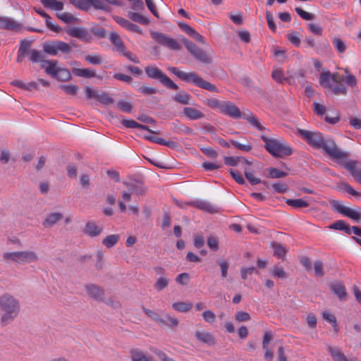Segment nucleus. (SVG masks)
<instances>
[{
	"label": "nucleus",
	"mask_w": 361,
	"mask_h": 361,
	"mask_svg": "<svg viewBox=\"0 0 361 361\" xmlns=\"http://www.w3.org/2000/svg\"><path fill=\"white\" fill-rule=\"evenodd\" d=\"M297 135L309 146L314 149H321L331 158H347L349 154L342 150L330 135L318 130H308L299 128Z\"/></svg>",
	"instance_id": "1"
},
{
	"label": "nucleus",
	"mask_w": 361,
	"mask_h": 361,
	"mask_svg": "<svg viewBox=\"0 0 361 361\" xmlns=\"http://www.w3.org/2000/svg\"><path fill=\"white\" fill-rule=\"evenodd\" d=\"M20 312V304L17 298L8 293L0 296V324L2 327L11 324Z\"/></svg>",
	"instance_id": "2"
},
{
	"label": "nucleus",
	"mask_w": 361,
	"mask_h": 361,
	"mask_svg": "<svg viewBox=\"0 0 361 361\" xmlns=\"http://www.w3.org/2000/svg\"><path fill=\"white\" fill-rule=\"evenodd\" d=\"M267 151L274 157H287L293 154V149L283 138L262 135Z\"/></svg>",
	"instance_id": "3"
},
{
	"label": "nucleus",
	"mask_w": 361,
	"mask_h": 361,
	"mask_svg": "<svg viewBox=\"0 0 361 361\" xmlns=\"http://www.w3.org/2000/svg\"><path fill=\"white\" fill-rule=\"evenodd\" d=\"M169 71L171 73L176 75L178 78L184 82L191 83L198 87L210 92H218L216 87L214 84L204 80L195 72H184L180 71L178 68L176 67L170 68Z\"/></svg>",
	"instance_id": "4"
},
{
	"label": "nucleus",
	"mask_w": 361,
	"mask_h": 361,
	"mask_svg": "<svg viewBox=\"0 0 361 361\" xmlns=\"http://www.w3.org/2000/svg\"><path fill=\"white\" fill-rule=\"evenodd\" d=\"M4 259L18 264H28L38 260L37 254L32 250L4 252Z\"/></svg>",
	"instance_id": "5"
},
{
	"label": "nucleus",
	"mask_w": 361,
	"mask_h": 361,
	"mask_svg": "<svg viewBox=\"0 0 361 361\" xmlns=\"http://www.w3.org/2000/svg\"><path fill=\"white\" fill-rule=\"evenodd\" d=\"M145 71L149 78L159 80L166 87L176 90L178 89V86L157 66H147Z\"/></svg>",
	"instance_id": "6"
},
{
	"label": "nucleus",
	"mask_w": 361,
	"mask_h": 361,
	"mask_svg": "<svg viewBox=\"0 0 361 361\" xmlns=\"http://www.w3.org/2000/svg\"><path fill=\"white\" fill-rule=\"evenodd\" d=\"M183 42L188 51L196 60L204 64H209L212 63V59L209 55L192 42L186 39H184Z\"/></svg>",
	"instance_id": "7"
},
{
	"label": "nucleus",
	"mask_w": 361,
	"mask_h": 361,
	"mask_svg": "<svg viewBox=\"0 0 361 361\" xmlns=\"http://www.w3.org/2000/svg\"><path fill=\"white\" fill-rule=\"evenodd\" d=\"M152 37L159 44L171 50L178 51L180 49L179 43L166 35L159 32H153Z\"/></svg>",
	"instance_id": "8"
},
{
	"label": "nucleus",
	"mask_w": 361,
	"mask_h": 361,
	"mask_svg": "<svg viewBox=\"0 0 361 361\" xmlns=\"http://www.w3.org/2000/svg\"><path fill=\"white\" fill-rule=\"evenodd\" d=\"M330 205L334 210L337 212L348 216L353 220L359 221L360 218V214L357 213L349 207L342 205L338 201L335 200H329Z\"/></svg>",
	"instance_id": "9"
},
{
	"label": "nucleus",
	"mask_w": 361,
	"mask_h": 361,
	"mask_svg": "<svg viewBox=\"0 0 361 361\" xmlns=\"http://www.w3.org/2000/svg\"><path fill=\"white\" fill-rule=\"evenodd\" d=\"M330 205L334 210L337 212L348 216L353 220L359 221L360 218V214L357 213L349 207L342 205L338 201L335 200H329Z\"/></svg>",
	"instance_id": "10"
},
{
	"label": "nucleus",
	"mask_w": 361,
	"mask_h": 361,
	"mask_svg": "<svg viewBox=\"0 0 361 361\" xmlns=\"http://www.w3.org/2000/svg\"><path fill=\"white\" fill-rule=\"evenodd\" d=\"M335 161L343 166L350 174L357 179L361 176V163L357 161H345V159H334Z\"/></svg>",
	"instance_id": "11"
},
{
	"label": "nucleus",
	"mask_w": 361,
	"mask_h": 361,
	"mask_svg": "<svg viewBox=\"0 0 361 361\" xmlns=\"http://www.w3.org/2000/svg\"><path fill=\"white\" fill-rule=\"evenodd\" d=\"M340 80H342V77L338 73H331L329 71H327L320 74L319 83L322 87L330 89L332 85L331 82H339Z\"/></svg>",
	"instance_id": "12"
},
{
	"label": "nucleus",
	"mask_w": 361,
	"mask_h": 361,
	"mask_svg": "<svg viewBox=\"0 0 361 361\" xmlns=\"http://www.w3.org/2000/svg\"><path fill=\"white\" fill-rule=\"evenodd\" d=\"M221 114L227 115L233 118L241 117L240 110L231 102H224Z\"/></svg>",
	"instance_id": "13"
},
{
	"label": "nucleus",
	"mask_w": 361,
	"mask_h": 361,
	"mask_svg": "<svg viewBox=\"0 0 361 361\" xmlns=\"http://www.w3.org/2000/svg\"><path fill=\"white\" fill-rule=\"evenodd\" d=\"M152 165L161 169H173L179 166L176 159H147Z\"/></svg>",
	"instance_id": "14"
},
{
	"label": "nucleus",
	"mask_w": 361,
	"mask_h": 361,
	"mask_svg": "<svg viewBox=\"0 0 361 361\" xmlns=\"http://www.w3.org/2000/svg\"><path fill=\"white\" fill-rule=\"evenodd\" d=\"M85 288L90 297L97 301L104 300V291L99 286L95 284H89L85 286Z\"/></svg>",
	"instance_id": "15"
},
{
	"label": "nucleus",
	"mask_w": 361,
	"mask_h": 361,
	"mask_svg": "<svg viewBox=\"0 0 361 361\" xmlns=\"http://www.w3.org/2000/svg\"><path fill=\"white\" fill-rule=\"evenodd\" d=\"M103 231V228L97 225L94 221H88L83 228V233L90 237H97Z\"/></svg>",
	"instance_id": "16"
},
{
	"label": "nucleus",
	"mask_w": 361,
	"mask_h": 361,
	"mask_svg": "<svg viewBox=\"0 0 361 361\" xmlns=\"http://www.w3.org/2000/svg\"><path fill=\"white\" fill-rule=\"evenodd\" d=\"M195 336L199 341L207 344L209 346H214L216 343L215 336L208 331H197L195 334Z\"/></svg>",
	"instance_id": "17"
},
{
	"label": "nucleus",
	"mask_w": 361,
	"mask_h": 361,
	"mask_svg": "<svg viewBox=\"0 0 361 361\" xmlns=\"http://www.w3.org/2000/svg\"><path fill=\"white\" fill-rule=\"evenodd\" d=\"M187 204L192 205L209 214H216L219 212V209L216 206L213 205L212 204L208 202L203 200H198L189 202L187 203Z\"/></svg>",
	"instance_id": "18"
},
{
	"label": "nucleus",
	"mask_w": 361,
	"mask_h": 361,
	"mask_svg": "<svg viewBox=\"0 0 361 361\" xmlns=\"http://www.w3.org/2000/svg\"><path fill=\"white\" fill-rule=\"evenodd\" d=\"M114 20L119 24L121 26L126 29L127 30L134 32L136 33H140L141 29L137 25L130 23L129 20L119 16H114Z\"/></svg>",
	"instance_id": "19"
},
{
	"label": "nucleus",
	"mask_w": 361,
	"mask_h": 361,
	"mask_svg": "<svg viewBox=\"0 0 361 361\" xmlns=\"http://www.w3.org/2000/svg\"><path fill=\"white\" fill-rule=\"evenodd\" d=\"M329 288L340 300H345L347 292L345 286L342 283H331L329 285Z\"/></svg>",
	"instance_id": "20"
},
{
	"label": "nucleus",
	"mask_w": 361,
	"mask_h": 361,
	"mask_svg": "<svg viewBox=\"0 0 361 361\" xmlns=\"http://www.w3.org/2000/svg\"><path fill=\"white\" fill-rule=\"evenodd\" d=\"M183 115L190 120L196 121L204 117V114L194 107H185L183 110Z\"/></svg>",
	"instance_id": "21"
},
{
	"label": "nucleus",
	"mask_w": 361,
	"mask_h": 361,
	"mask_svg": "<svg viewBox=\"0 0 361 361\" xmlns=\"http://www.w3.org/2000/svg\"><path fill=\"white\" fill-rule=\"evenodd\" d=\"M240 161H242V162L246 166L254 165L255 169L257 171H259L262 169V164L261 163L257 162L254 164L248 159H224V164L227 166H237L240 162Z\"/></svg>",
	"instance_id": "22"
},
{
	"label": "nucleus",
	"mask_w": 361,
	"mask_h": 361,
	"mask_svg": "<svg viewBox=\"0 0 361 361\" xmlns=\"http://www.w3.org/2000/svg\"><path fill=\"white\" fill-rule=\"evenodd\" d=\"M63 218V215L61 212L51 213L47 215L42 224L44 227H51Z\"/></svg>",
	"instance_id": "23"
},
{
	"label": "nucleus",
	"mask_w": 361,
	"mask_h": 361,
	"mask_svg": "<svg viewBox=\"0 0 361 361\" xmlns=\"http://www.w3.org/2000/svg\"><path fill=\"white\" fill-rule=\"evenodd\" d=\"M57 61L55 60L44 61V64L42 66L43 68H45V72L51 76L55 78L58 73V71L60 68L56 66Z\"/></svg>",
	"instance_id": "24"
},
{
	"label": "nucleus",
	"mask_w": 361,
	"mask_h": 361,
	"mask_svg": "<svg viewBox=\"0 0 361 361\" xmlns=\"http://www.w3.org/2000/svg\"><path fill=\"white\" fill-rule=\"evenodd\" d=\"M123 184L129 189L138 195H144L147 191V188L140 181H135L134 183L124 182Z\"/></svg>",
	"instance_id": "25"
},
{
	"label": "nucleus",
	"mask_w": 361,
	"mask_h": 361,
	"mask_svg": "<svg viewBox=\"0 0 361 361\" xmlns=\"http://www.w3.org/2000/svg\"><path fill=\"white\" fill-rule=\"evenodd\" d=\"M344 80L343 78L342 80H340L339 82H334L335 85H331L330 90L335 95H346L348 94V87L342 83V81Z\"/></svg>",
	"instance_id": "26"
},
{
	"label": "nucleus",
	"mask_w": 361,
	"mask_h": 361,
	"mask_svg": "<svg viewBox=\"0 0 361 361\" xmlns=\"http://www.w3.org/2000/svg\"><path fill=\"white\" fill-rule=\"evenodd\" d=\"M271 246L274 249V255L275 257L284 259L286 253L288 252V249L286 247L278 242H272Z\"/></svg>",
	"instance_id": "27"
},
{
	"label": "nucleus",
	"mask_w": 361,
	"mask_h": 361,
	"mask_svg": "<svg viewBox=\"0 0 361 361\" xmlns=\"http://www.w3.org/2000/svg\"><path fill=\"white\" fill-rule=\"evenodd\" d=\"M179 25L183 30H185L195 39L200 42L204 43V37L200 34L197 32L192 27L184 23H180Z\"/></svg>",
	"instance_id": "28"
},
{
	"label": "nucleus",
	"mask_w": 361,
	"mask_h": 361,
	"mask_svg": "<svg viewBox=\"0 0 361 361\" xmlns=\"http://www.w3.org/2000/svg\"><path fill=\"white\" fill-rule=\"evenodd\" d=\"M173 99L178 103L188 105L190 104L191 96L185 91L180 90L173 97Z\"/></svg>",
	"instance_id": "29"
},
{
	"label": "nucleus",
	"mask_w": 361,
	"mask_h": 361,
	"mask_svg": "<svg viewBox=\"0 0 361 361\" xmlns=\"http://www.w3.org/2000/svg\"><path fill=\"white\" fill-rule=\"evenodd\" d=\"M20 25L11 18H0V28L14 30L18 29Z\"/></svg>",
	"instance_id": "30"
},
{
	"label": "nucleus",
	"mask_w": 361,
	"mask_h": 361,
	"mask_svg": "<svg viewBox=\"0 0 361 361\" xmlns=\"http://www.w3.org/2000/svg\"><path fill=\"white\" fill-rule=\"evenodd\" d=\"M43 6L47 8L54 11H62L63 9V3L56 0H41Z\"/></svg>",
	"instance_id": "31"
},
{
	"label": "nucleus",
	"mask_w": 361,
	"mask_h": 361,
	"mask_svg": "<svg viewBox=\"0 0 361 361\" xmlns=\"http://www.w3.org/2000/svg\"><path fill=\"white\" fill-rule=\"evenodd\" d=\"M73 73L78 77L85 78H90L96 76L95 72L90 68H73Z\"/></svg>",
	"instance_id": "32"
},
{
	"label": "nucleus",
	"mask_w": 361,
	"mask_h": 361,
	"mask_svg": "<svg viewBox=\"0 0 361 361\" xmlns=\"http://www.w3.org/2000/svg\"><path fill=\"white\" fill-rule=\"evenodd\" d=\"M150 135H145V137L149 140H151L155 143H158V144H161L162 145H166V146H170V145H172L174 142H168L166 141V140L163 139V138H160V137H158L155 133L154 132H152L149 130V129L148 130H147Z\"/></svg>",
	"instance_id": "33"
},
{
	"label": "nucleus",
	"mask_w": 361,
	"mask_h": 361,
	"mask_svg": "<svg viewBox=\"0 0 361 361\" xmlns=\"http://www.w3.org/2000/svg\"><path fill=\"white\" fill-rule=\"evenodd\" d=\"M109 40L116 47L118 52L123 51L125 46L120 37V36L115 32H113L109 35Z\"/></svg>",
	"instance_id": "34"
},
{
	"label": "nucleus",
	"mask_w": 361,
	"mask_h": 361,
	"mask_svg": "<svg viewBox=\"0 0 361 361\" xmlns=\"http://www.w3.org/2000/svg\"><path fill=\"white\" fill-rule=\"evenodd\" d=\"M30 44L28 42L23 41L21 42L20 47L18 51L17 61H22L23 59L26 57L29 54Z\"/></svg>",
	"instance_id": "35"
},
{
	"label": "nucleus",
	"mask_w": 361,
	"mask_h": 361,
	"mask_svg": "<svg viewBox=\"0 0 361 361\" xmlns=\"http://www.w3.org/2000/svg\"><path fill=\"white\" fill-rule=\"evenodd\" d=\"M192 307L191 302H176L172 304V307L174 310L180 312H188Z\"/></svg>",
	"instance_id": "36"
},
{
	"label": "nucleus",
	"mask_w": 361,
	"mask_h": 361,
	"mask_svg": "<svg viewBox=\"0 0 361 361\" xmlns=\"http://www.w3.org/2000/svg\"><path fill=\"white\" fill-rule=\"evenodd\" d=\"M122 124L128 128H137L142 130H148L149 127L147 126L142 125L133 119H123Z\"/></svg>",
	"instance_id": "37"
},
{
	"label": "nucleus",
	"mask_w": 361,
	"mask_h": 361,
	"mask_svg": "<svg viewBox=\"0 0 361 361\" xmlns=\"http://www.w3.org/2000/svg\"><path fill=\"white\" fill-rule=\"evenodd\" d=\"M132 361H153L151 356L147 357L142 351L134 349L131 352Z\"/></svg>",
	"instance_id": "38"
},
{
	"label": "nucleus",
	"mask_w": 361,
	"mask_h": 361,
	"mask_svg": "<svg viewBox=\"0 0 361 361\" xmlns=\"http://www.w3.org/2000/svg\"><path fill=\"white\" fill-rule=\"evenodd\" d=\"M224 101H221L215 98L208 99L204 102V104L209 108L218 111L221 113Z\"/></svg>",
	"instance_id": "39"
},
{
	"label": "nucleus",
	"mask_w": 361,
	"mask_h": 361,
	"mask_svg": "<svg viewBox=\"0 0 361 361\" xmlns=\"http://www.w3.org/2000/svg\"><path fill=\"white\" fill-rule=\"evenodd\" d=\"M286 203L293 208H304L309 206V203L302 199H286Z\"/></svg>",
	"instance_id": "40"
},
{
	"label": "nucleus",
	"mask_w": 361,
	"mask_h": 361,
	"mask_svg": "<svg viewBox=\"0 0 361 361\" xmlns=\"http://www.w3.org/2000/svg\"><path fill=\"white\" fill-rule=\"evenodd\" d=\"M267 171L268 173L266 176L269 178H281L287 176L286 172L280 171L274 167L268 168Z\"/></svg>",
	"instance_id": "41"
},
{
	"label": "nucleus",
	"mask_w": 361,
	"mask_h": 361,
	"mask_svg": "<svg viewBox=\"0 0 361 361\" xmlns=\"http://www.w3.org/2000/svg\"><path fill=\"white\" fill-rule=\"evenodd\" d=\"M202 166L207 171H213L220 169L222 166V163L220 161H207L202 164Z\"/></svg>",
	"instance_id": "42"
},
{
	"label": "nucleus",
	"mask_w": 361,
	"mask_h": 361,
	"mask_svg": "<svg viewBox=\"0 0 361 361\" xmlns=\"http://www.w3.org/2000/svg\"><path fill=\"white\" fill-rule=\"evenodd\" d=\"M71 78V72L68 69L60 68L54 78L61 82H66L70 80Z\"/></svg>",
	"instance_id": "43"
},
{
	"label": "nucleus",
	"mask_w": 361,
	"mask_h": 361,
	"mask_svg": "<svg viewBox=\"0 0 361 361\" xmlns=\"http://www.w3.org/2000/svg\"><path fill=\"white\" fill-rule=\"evenodd\" d=\"M119 235L116 234H112L107 235L106 238H104L102 240V243L106 247H114L119 240Z\"/></svg>",
	"instance_id": "44"
},
{
	"label": "nucleus",
	"mask_w": 361,
	"mask_h": 361,
	"mask_svg": "<svg viewBox=\"0 0 361 361\" xmlns=\"http://www.w3.org/2000/svg\"><path fill=\"white\" fill-rule=\"evenodd\" d=\"M142 309L143 310V311L147 316H149L150 318H152L158 324H165V319L160 317L156 312L152 311L149 309L145 308L143 305L142 306Z\"/></svg>",
	"instance_id": "45"
},
{
	"label": "nucleus",
	"mask_w": 361,
	"mask_h": 361,
	"mask_svg": "<svg viewBox=\"0 0 361 361\" xmlns=\"http://www.w3.org/2000/svg\"><path fill=\"white\" fill-rule=\"evenodd\" d=\"M30 60L33 63L46 61L44 60V54L41 51L32 50L30 51Z\"/></svg>",
	"instance_id": "46"
},
{
	"label": "nucleus",
	"mask_w": 361,
	"mask_h": 361,
	"mask_svg": "<svg viewBox=\"0 0 361 361\" xmlns=\"http://www.w3.org/2000/svg\"><path fill=\"white\" fill-rule=\"evenodd\" d=\"M43 50L47 54L54 56L57 55L56 41L44 43L43 45Z\"/></svg>",
	"instance_id": "47"
},
{
	"label": "nucleus",
	"mask_w": 361,
	"mask_h": 361,
	"mask_svg": "<svg viewBox=\"0 0 361 361\" xmlns=\"http://www.w3.org/2000/svg\"><path fill=\"white\" fill-rule=\"evenodd\" d=\"M344 72L346 74L345 78H343L345 83L351 87H356L357 85L356 77L350 73L348 68H345Z\"/></svg>",
	"instance_id": "48"
},
{
	"label": "nucleus",
	"mask_w": 361,
	"mask_h": 361,
	"mask_svg": "<svg viewBox=\"0 0 361 361\" xmlns=\"http://www.w3.org/2000/svg\"><path fill=\"white\" fill-rule=\"evenodd\" d=\"M128 17L134 22L139 23L142 25H147L148 23V20L145 16H142L138 13L130 12L128 13Z\"/></svg>",
	"instance_id": "49"
},
{
	"label": "nucleus",
	"mask_w": 361,
	"mask_h": 361,
	"mask_svg": "<svg viewBox=\"0 0 361 361\" xmlns=\"http://www.w3.org/2000/svg\"><path fill=\"white\" fill-rule=\"evenodd\" d=\"M230 142L232 147L243 152H249L252 149L251 145L247 142L245 143H241L239 141L234 140H231Z\"/></svg>",
	"instance_id": "50"
},
{
	"label": "nucleus",
	"mask_w": 361,
	"mask_h": 361,
	"mask_svg": "<svg viewBox=\"0 0 361 361\" xmlns=\"http://www.w3.org/2000/svg\"><path fill=\"white\" fill-rule=\"evenodd\" d=\"M287 38L291 44L297 47H298L300 44L301 35L296 31L288 33Z\"/></svg>",
	"instance_id": "51"
},
{
	"label": "nucleus",
	"mask_w": 361,
	"mask_h": 361,
	"mask_svg": "<svg viewBox=\"0 0 361 361\" xmlns=\"http://www.w3.org/2000/svg\"><path fill=\"white\" fill-rule=\"evenodd\" d=\"M69 2L76 8L82 10L90 8V0H69Z\"/></svg>",
	"instance_id": "52"
},
{
	"label": "nucleus",
	"mask_w": 361,
	"mask_h": 361,
	"mask_svg": "<svg viewBox=\"0 0 361 361\" xmlns=\"http://www.w3.org/2000/svg\"><path fill=\"white\" fill-rule=\"evenodd\" d=\"M59 87L68 95H75L79 90L75 85H61Z\"/></svg>",
	"instance_id": "53"
},
{
	"label": "nucleus",
	"mask_w": 361,
	"mask_h": 361,
	"mask_svg": "<svg viewBox=\"0 0 361 361\" xmlns=\"http://www.w3.org/2000/svg\"><path fill=\"white\" fill-rule=\"evenodd\" d=\"M272 276L279 279H286L288 277L287 273L285 271L282 267H275L270 271Z\"/></svg>",
	"instance_id": "54"
},
{
	"label": "nucleus",
	"mask_w": 361,
	"mask_h": 361,
	"mask_svg": "<svg viewBox=\"0 0 361 361\" xmlns=\"http://www.w3.org/2000/svg\"><path fill=\"white\" fill-rule=\"evenodd\" d=\"M271 77L276 82L279 83H282L286 79L283 71L280 68L274 69L272 71Z\"/></svg>",
	"instance_id": "55"
},
{
	"label": "nucleus",
	"mask_w": 361,
	"mask_h": 361,
	"mask_svg": "<svg viewBox=\"0 0 361 361\" xmlns=\"http://www.w3.org/2000/svg\"><path fill=\"white\" fill-rule=\"evenodd\" d=\"M57 17L66 23L75 22L77 18H75L71 13L64 12L57 14Z\"/></svg>",
	"instance_id": "56"
},
{
	"label": "nucleus",
	"mask_w": 361,
	"mask_h": 361,
	"mask_svg": "<svg viewBox=\"0 0 361 361\" xmlns=\"http://www.w3.org/2000/svg\"><path fill=\"white\" fill-rule=\"evenodd\" d=\"M97 100L104 104H109L114 102V99L109 96V94L105 92L98 94Z\"/></svg>",
	"instance_id": "57"
},
{
	"label": "nucleus",
	"mask_w": 361,
	"mask_h": 361,
	"mask_svg": "<svg viewBox=\"0 0 361 361\" xmlns=\"http://www.w3.org/2000/svg\"><path fill=\"white\" fill-rule=\"evenodd\" d=\"M56 49H57V54L59 51H61L62 53L68 54L71 51V46L62 41H56Z\"/></svg>",
	"instance_id": "58"
},
{
	"label": "nucleus",
	"mask_w": 361,
	"mask_h": 361,
	"mask_svg": "<svg viewBox=\"0 0 361 361\" xmlns=\"http://www.w3.org/2000/svg\"><path fill=\"white\" fill-rule=\"evenodd\" d=\"M314 274L317 276L322 277L324 275L323 263L321 260H317L314 263Z\"/></svg>",
	"instance_id": "59"
},
{
	"label": "nucleus",
	"mask_w": 361,
	"mask_h": 361,
	"mask_svg": "<svg viewBox=\"0 0 361 361\" xmlns=\"http://www.w3.org/2000/svg\"><path fill=\"white\" fill-rule=\"evenodd\" d=\"M250 314L245 311H239L235 315V319L238 322H243L250 320Z\"/></svg>",
	"instance_id": "60"
},
{
	"label": "nucleus",
	"mask_w": 361,
	"mask_h": 361,
	"mask_svg": "<svg viewBox=\"0 0 361 361\" xmlns=\"http://www.w3.org/2000/svg\"><path fill=\"white\" fill-rule=\"evenodd\" d=\"M244 173L245 178L249 180V182L251 184L256 185L262 182V180L259 178L254 177L252 173L249 171L248 168H245Z\"/></svg>",
	"instance_id": "61"
},
{
	"label": "nucleus",
	"mask_w": 361,
	"mask_h": 361,
	"mask_svg": "<svg viewBox=\"0 0 361 361\" xmlns=\"http://www.w3.org/2000/svg\"><path fill=\"white\" fill-rule=\"evenodd\" d=\"M85 60L91 64L97 65L102 63V57L99 54H90L85 56Z\"/></svg>",
	"instance_id": "62"
},
{
	"label": "nucleus",
	"mask_w": 361,
	"mask_h": 361,
	"mask_svg": "<svg viewBox=\"0 0 361 361\" xmlns=\"http://www.w3.org/2000/svg\"><path fill=\"white\" fill-rule=\"evenodd\" d=\"M169 284V280L165 277H160L157 279V282L154 284V288L157 290H161L166 287H167Z\"/></svg>",
	"instance_id": "63"
},
{
	"label": "nucleus",
	"mask_w": 361,
	"mask_h": 361,
	"mask_svg": "<svg viewBox=\"0 0 361 361\" xmlns=\"http://www.w3.org/2000/svg\"><path fill=\"white\" fill-rule=\"evenodd\" d=\"M274 336L271 331L264 332L262 339V348L267 349L269 343L273 340Z\"/></svg>",
	"instance_id": "64"
}]
</instances>
